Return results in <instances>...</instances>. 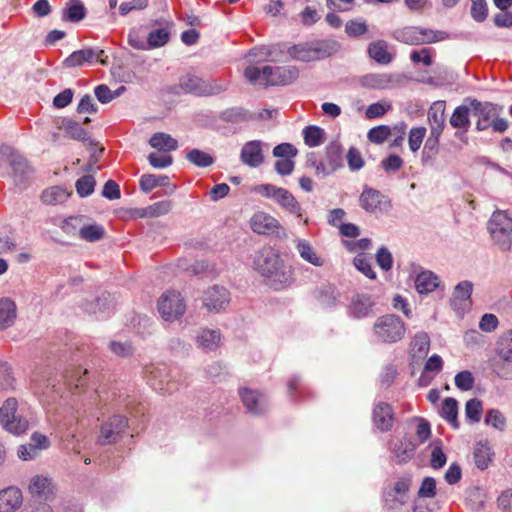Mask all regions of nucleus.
<instances>
[{
  "mask_svg": "<svg viewBox=\"0 0 512 512\" xmlns=\"http://www.w3.org/2000/svg\"><path fill=\"white\" fill-rule=\"evenodd\" d=\"M283 260L280 255L271 247H264L259 250L254 258V267L263 276L268 278L272 272L281 265Z\"/></svg>",
  "mask_w": 512,
  "mask_h": 512,
  "instance_id": "18",
  "label": "nucleus"
},
{
  "mask_svg": "<svg viewBox=\"0 0 512 512\" xmlns=\"http://www.w3.org/2000/svg\"><path fill=\"white\" fill-rule=\"evenodd\" d=\"M470 110V105L457 106L449 119L450 125L455 129L467 132L471 125Z\"/></svg>",
  "mask_w": 512,
  "mask_h": 512,
  "instance_id": "35",
  "label": "nucleus"
},
{
  "mask_svg": "<svg viewBox=\"0 0 512 512\" xmlns=\"http://www.w3.org/2000/svg\"><path fill=\"white\" fill-rule=\"evenodd\" d=\"M335 51L336 42L324 40L294 45L288 53L294 60L309 62L328 57Z\"/></svg>",
  "mask_w": 512,
  "mask_h": 512,
  "instance_id": "4",
  "label": "nucleus"
},
{
  "mask_svg": "<svg viewBox=\"0 0 512 512\" xmlns=\"http://www.w3.org/2000/svg\"><path fill=\"white\" fill-rule=\"evenodd\" d=\"M151 26L155 27V29L148 32V50L165 46L170 40V30L172 23L168 21H164L162 23L156 20L151 23Z\"/></svg>",
  "mask_w": 512,
  "mask_h": 512,
  "instance_id": "23",
  "label": "nucleus"
},
{
  "mask_svg": "<svg viewBox=\"0 0 512 512\" xmlns=\"http://www.w3.org/2000/svg\"><path fill=\"white\" fill-rule=\"evenodd\" d=\"M487 4L485 0H472L471 15L474 20L482 22L487 17Z\"/></svg>",
  "mask_w": 512,
  "mask_h": 512,
  "instance_id": "61",
  "label": "nucleus"
},
{
  "mask_svg": "<svg viewBox=\"0 0 512 512\" xmlns=\"http://www.w3.org/2000/svg\"><path fill=\"white\" fill-rule=\"evenodd\" d=\"M491 449L485 443H478L474 449V461L476 466L484 470L486 469L491 462Z\"/></svg>",
  "mask_w": 512,
  "mask_h": 512,
  "instance_id": "45",
  "label": "nucleus"
},
{
  "mask_svg": "<svg viewBox=\"0 0 512 512\" xmlns=\"http://www.w3.org/2000/svg\"><path fill=\"white\" fill-rule=\"evenodd\" d=\"M454 381L456 387L462 391H469L474 386V377L468 370H463L457 373Z\"/></svg>",
  "mask_w": 512,
  "mask_h": 512,
  "instance_id": "59",
  "label": "nucleus"
},
{
  "mask_svg": "<svg viewBox=\"0 0 512 512\" xmlns=\"http://www.w3.org/2000/svg\"><path fill=\"white\" fill-rule=\"evenodd\" d=\"M359 202L364 210L374 213L382 209L384 196L378 190L366 187L360 195Z\"/></svg>",
  "mask_w": 512,
  "mask_h": 512,
  "instance_id": "31",
  "label": "nucleus"
},
{
  "mask_svg": "<svg viewBox=\"0 0 512 512\" xmlns=\"http://www.w3.org/2000/svg\"><path fill=\"white\" fill-rule=\"evenodd\" d=\"M157 308L164 320L175 321L184 315L186 304L179 292L167 291L159 298Z\"/></svg>",
  "mask_w": 512,
  "mask_h": 512,
  "instance_id": "10",
  "label": "nucleus"
},
{
  "mask_svg": "<svg viewBox=\"0 0 512 512\" xmlns=\"http://www.w3.org/2000/svg\"><path fill=\"white\" fill-rule=\"evenodd\" d=\"M0 422L3 428L15 435L24 433L28 428V420L18 410V401L8 398L0 408Z\"/></svg>",
  "mask_w": 512,
  "mask_h": 512,
  "instance_id": "7",
  "label": "nucleus"
},
{
  "mask_svg": "<svg viewBox=\"0 0 512 512\" xmlns=\"http://www.w3.org/2000/svg\"><path fill=\"white\" fill-rule=\"evenodd\" d=\"M473 284L470 281H462L455 287L451 305L453 310L463 316L472 306L471 295Z\"/></svg>",
  "mask_w": 512,
  "mask_h": 512,
  "instance_id": "20",
  "label": "nucleus"
},
{
  "mask_svg": "<svg viewBox=\"0 0 512 512\" xmlns=\"http://www.w3.org/2000/svg\"><path fill=\"white\" fill-rule=\"evenodd\" d=\"M485 423L487 425L493 426L494 428L500 431H503L506 426V419L499 410L491 409L486 413Z\"/></svg>",
  "mask_w": 512,
  "mask_h": 512,
  "instance_id": "57",
  "label": "nucleus"
},
{
  "mask_svg": "<svg viewBox=\"0 0 512 512\" xmlns=\"http://www.w3.org/2000/svg\"><path fill=\"white\" fill-rule=\"evenodd\" d=\"M406 499L402 496L395 494L393 491H385L383 494V503L384 508L391 512H399L403 505L405 504Z\"/></svg>",
  "mask_w": 512,
  "mask_h": 512,
  "instance_id": "48",
  "label": "nucleus"
},
{
  "mask_svg": "<svg viewBox=\"0 0 512 512\" xmlns=\"http://www.w3.org/2000/svg\"><path fill=\"white\" fill-rule=\"evenodd\" d=\"M426 128L425 127H414L409 131L408 135V144L409 148L412 152H417L426 136Z\"/></svg>",
  "mask_w": 512,
  "mask_h": 512,
  "instance_id": "51",
  "label": "nucleus"
},
{
  "mask_svg": "<svg viewBox=\"0 0 512 512\" xmlns=\"http://www.w3.org/2000/svg\"><path fill=\"white\" fill-rule=\"evenodd\" d=\"M23 504L20 488L8 486L0 490V512H16Z\"/></svg>",
  "mask_w": 512,
  "mask_h": 512,
  "instance_id": "24",
  "label": "nucleus"
},
{
  "mask_svg": "<svg viewBox=\"0 0 512 512\" xmlns=\"http://www.w3.org/2000/svg\"><path fill=\"white\" fill-rule=\"evenodd\" d=\"M124 89V87H121L117 91L113 92L107 85L102 84L95 88L94 93L99 102L106 104L118 97L120 92Z\"/></svg>",
  "mask_w": 512,
  "mask_h": 512,
  "instance_id": "55",
  "label": "nucleus"
},
{
  "mask_svg": "<svg viewBox=\"0 0 512 512\" xmlns=\"http://www.w3.org/2000/svg\"><path fill=\"white\" fill-rule=\"evenodd\" d=\"M0 164L9 166L12 169L16 185H22L30 171L24 157L8 145L0 146Z\"/></svg>",
  "mask_w": 512,
  "mask_h": 512,
  "instance_id": "9",
  "label": "nucleus"
},
{
  "mask_svg": "<svg viewBox=\"0 0 512 512\" xmlns=\"http://www.w3.org/2000/svg\"><path fill=\"white\" fill-rule=\"evenodd\" d=\"M315 173L319 177H325L343 166V151L339 143H330L325 150V155L320 161L312 163Z\"/></svg>",
  "mask_w": 512,
  "mask_h": 512,
  "instance_id": "11",
  "label": "nucleus"
},
{
  "mask_svg": "<svg viewBox=\"0 0 512 512\" xmlns=\"http://www.w3.org/2000/svg\"><path fill=\"white\" fill-rule=\"evenodd\" d=\"M471 111L478 117L476 129L484 131L492 128L494 132L503 133L508 128L505 119L500 118L502 107L492 102H481L477 99H470Z\"/></svg>",
  "mask_w": 512,
  "mask_h": 512,
  "instance_id": "3",
  "label": "nucleus"
},
{
  "mask_svg": "<svg viewBox=\"0 0 512 512\" xmlns=\"http://www.w3.org/2000/svg\"><path fill=\"white\" fill-rule=\"evenodd\" d=\"M104 234V228L97 224L84 225L79 229L80 238L88 242L98 241L103 238Z\"/></svg>",
  "mask_w": 512,
  "mask_h": 512,
  "instance_id": "46",
  "label": "nucleus"
},
{
  "mask_svg": "<svg viewBox=\"0 0 512 512\" xmlns=\"http://www.w3.org/2000/svg\"><path fill=\"white\" fill-rule=\"evenodd\" d=\"M346 158H347L348 166L351 170H359L364 165V160L362 158L360 151L354 147H351L348 150Z\"/></svg>",
  "mask_w": 512,
  "mask_h": 512,
  "instance_id": "64",
  "label": "nucleus"
},
{
  "mask_svg": "<svg viewBox=\"0 0 512 512\" xmlns=\"http://www.w3.org/2000/svg\"><path fill=\"white\" fill-rule=\"evenodd\" d=\"M187 159L199 167H208L213 163L212 156L198 149L190 150L187 154Z\"/></svg>",
  "mask_w": 512,
  "mask_h": 512,
  "instance_id": "54",
  "label": "nucleus"
},
{
  "mask_svg": "<svg viewBox=\"0 0 512 512\" xmlns=\"http://www.w3.org/2000/svg\"><path fill=\"white\" fill-rule=\"evenodd\" d=\"M369 56L379 64H389L393 59V54L388 50L387 42L378 40L370 43L368 47Z\"/></svg>",
  "mask_w": 512,
  "mask_h": 512,
  "instance_id": "36",
  "label": "nucleus"
},
{
  "mask_svg": "<svg viewBox=\"0 0 512 512\" xmlns=\"http://www.w3.org/2000/svg\"><path fill=\"white\" fill-rule=\"evenodd\" d=\"M17 318L16 303L9 297L0 298V330L11 327Z\"/></svg>",
  "mask_w": 512,
  "mask_h": 512,
  "instance_id": "33",
  "label": "nucleus"
},
{
  "mask_svg": "<svg viewBox=\"0 0 512 512\" xmlns=\"http://www.w3.org/2000/svg\"><path fill=\"white\" fill-rule=\"evenodd\" d=\"M58 127L64 131L65 135L74 140L85 141L87 139V131L81 124L73 121L72 119H62Z\"/></svg>",
  "mask_w": 512,
  "mask_h": 512,
  "instance_id": "38",
  "label": "nucleus"
},
{
  "mask_svg": "<svg viewBox=\"0 0 512 512\" xmlns=\"http://www.w3.org/2000/svg\"><path fill=\"white\" fill-rule=\"evenodd\" d=\"M458 403L454 398H446L442 404L441 415L444 417L454 428L459 427L457 420Z\"/></svg>",
  "mask_w": 512,
  "mask_h": 512,
  "instance_id": "44",
  "label": "nucleus"
},
{
  "mask_svg": "<svg viewBox=\"0 0 512 512\" xmlns=\"http://www.w3.org/2000/svg\"><path fill=\"white\" fill-rule=\"evenodd\" d=\"M253 192L274 200L281 209L308 224V219L304 218V210L296 197L287 189L273 184H260L252 189Z\"/></svg>",
  "mask_w": 512,
  "mask_h": 512,
  "instance_id": "2",
  "label": "nucleus"
},
{
  "mask_svg": "<svg viewBox=\"0 0 512 512\" xmlns=\"http://www.w3.org/2000/svg\"><path fill=\"white\" fill-rule=\"evenodd\" d=\"M295 247L300 257L304 261L316 267H321L325 264V259L317 253L316 249L311 245L309 241L305 239H298L296 240Z\"/></svg>",
  "mask_w": 512,
  "mask_h": 512,
  "instance_id": "34",
  "label": "nucleus"
},
{
  "mask_svg": "<svg viewBox=\"0 0 512 512\" xmlns=\"http://www.w3.org/2000/svg\"><path fill=\"white\" fill-rule=\"evenodd\" d=\"M96 181L93 176L85 175L76 182V191L81 197L89 196L93 193Z\"/></svg>",
  "mask_w": 512,
  "mask_h": 512,
  "instance_id": "53",
  "label": "nucleus"
},
{
  "mask_svg": "<svg viewBox=\"0 0 512 512\" xmlns=\"http://www.w3.org/2000/svg\"><path fill=\"white\" fill-rule=\"evenodd\" d=\"M492 369L500 376L507 375L505 366L512 363V354H497L490 359Z\"/></svg>",
  "mask_w": 512,
  "mask_h": 512,
  "instance_id": "56",
  "label": "nucleus"
},
{
  "mask_svg": "<svg viewBox=\"0 0 512 512\" xmlns=\"http://www.w3.org/2000/svg\"><path fill=\"white\" fill-rule=\"evenodd\" d=\"M372 307L373 302L369 296L356 295L348 305V314L355 319H361L371 313Z\"/></svg>",
  "mask_w": 512,
  "mask_h": 512,
  "instance_id": "32",
  "label": "nucleus"
},
{
  "mask_svg": "<svg viewBox=\"0 0 512 512\" xmlns=\"http://www.w3.org/2000/svg\"><path fill=\"white\" fill-rule=\"evenodd\" d=\"M28 493L31 496V501L49 502L55 498L56 487L51 478L35 475L30 479Z\"/></svg>",
  "mask_w": 512,
  "mask_h": 512,
  "instance_id": "14",
  "label": "nucleus"
},
{
  "mask_svg": "<svg viewBox=\"0 0 512 512\" xmlns=\"http://www.w3.org/2000/svg\"><path fill=\"white\" fill-rule=\"evenodd\" d=\"M245 78L254 85L276 86L289 85L298 77L295 67L264 66L262 69L256 66H248L244 70Z\"/></svg>",
  "mask_w": 512,
  "mask_h": 512,
  "instance_id": "1",
  "label": "nucleus"
},
{
  "mask_svg": "<svg viewBox=\"0 0 512 512\" xmlns=\"http://www.w3.org/2000/svg\"><path fill=\"white\" fill-rule=\"evenodd\" d=\"M438 285V276L431 271H423L419 273L415 279V287L421 294L434 291Z\"/></svg>",
  "mask_w": 512,
  "mask_h": 512,
  "instance_id": "37",
  "label": "nucleus"
},
{
  "mask_svg": "<svg viewBox=\"0 0 512 512\" xmlns=\"http://www.w3.org/2000/svg\"><path fill=\"white\" fill-rule=\"evenodd\" d=\"M128 427V420L121 415L112 416L100 429L98 443L102 446L116 443Z\"/></svg>",
  "mask_w": 512,
  "mask_h": 512,
  "instance_id": "13",
  "label": "nucleus"
},
{
  "mask_svg": "<svg viewBox=\"0 0 512 512\" xmlns=\"http://www.w3.org/2000/svg\"><path fill=\"white\" fill-rule=\"evenodd\" d=\"M179 85L184 92L197 96L213 95L223 90V87L216 82L206 81L191 74L183 76L179 81Z\"/></svg>",
  "mask_w": 512,
  "mask_h": 512,
  "instance_id": "12",
  "label": "nucleus"
},
{
  "mask_svg": "<svg viewBox=\"0 0 512 512\" xmlns=\"http://www.w3.org/2000/svg\"><path fill=\"white\" fill-rule=\"evenodd\" d=\"M149 144L158 150L163 151H173L178 147V142L176 139L172 138L170 135L166 133H155L149 140Z\"/></svg>",
  "mask_w": 512,
  "mask_h": 512,
  "instance_id": "42",
  "label": "nucleus"
},
{
  "mask_svg": "<svg viewBox=\"0 0 512 512\" xmlns=\"http://www.w3.org/2000/svg\"><path fill=\"white\" fill-rule=\"evenodd\" d=\"M172 208L171 201L164 200L156 202L142 210L141 217H159L167 214Z\"/></svg>",
  "mask_w": 512,
  "mask_h": 512,
  "instance_id": "47",
  "label": "nucleus"
},
{
  "mask_svg": "<svg viewBox=\"0 0 512 512\" xmlns=\"http://www.w3.org/2000/svg\"><path fill=\"white\" fill-rule=\"evenodd\" d=\"M263 143L258 140L247 142L241 150V161L249 167H258L264 162Z\"/></svg>",
  "mask_w": 512,
  "mask_h": 512,
  "instance_id": "27",
  "label": "nucleus"
},
{
  "mask_svg": "<svg viewBox=\"0 0 512 512\" xmlns=\"http://www.w3.org/2000/svg\"><path fill=\"white\" fill-rule=\"evenodd\" d=\"M147 35L146 26L134 27L128 33V44L137 50H148Z\"/></svg>",
  "mask_w": 512,
  "mask_h": 512,
  "instance_id": "40",
  "label": "nucleus"
},
{
  "mask_svg": "<svg viewBox=\"0 0 512 512\" xmlns=\"http://www.w3.org/2000/svg\"><path fill=\"white\" fill-rule=\"evenodd\" d=\"M304 142L309 147H317L324 142L325 132L318 126H307L303 130Z\"/></svg>",
  "mask_w": 512,
  "mask_h": 512,
  "instance_id": "43",
  "label": "nucleus"
},
{
  "mask_svg": "<svg viewBox=\"0 0 512 512\" xmlns=\"http://www.w3.org/2000/svg\"><path fill=\"white\" fill-rule=\"evenodd\" d=\"M94 61L100 62L102 65L107 64V55L102 49L84 48L71 53L63 62L67 68L80 67L85 64H91Z\"/></svg>",
  "mask_w": 512,
  "mask_h": 512,
  "instance_id": "15",
  "label": "nucleus"
},
{
  "mask_svg": "<svg viewBox=\"0 0 512 512\" xmlns=\"http://www.w3.org/2000/svg\"><path fill=\"white\" fill-rule=\"evenodd\" d=\"M373 331L379 341L394 343L403 338L406 327L398 316L384 315L376 320Z\"/></svg>",
  "mask_w": 512,
  "mask_h": 512,
  "instance_id": "5",
  "label": "nucleus"
},
{
  "mask_svg": "<svg viewBox=\"0 0 512 512\" xmlns=\"http://www.w3.org/2000/svg\"><path fill=\"white\" fill-rule=\"evenodd\" d=\"M268 279L274 289H284L294 282L293 270L291 266L286 265L283 261L282 264L272 272Z\"/></svg>",
  "mask_w": 512,
  "mask_h": 512,
  "instance_id": "29",
  "label": "nucleus"
},
{
  "mask_svg": "<svg viewBox=\"0 0 512 512\" xmlns=\"http://www.w3.org/2000/svg\"><path fill=\"white\" fill-rule=\"evenodd\" d=\"M392 458L398 464L409 462L415 455L416 444L407 436L397 439L390 447Z\"/></svg>",
  "mask_w": 512,
  "mask_h": 512,
  "instance_id": "25",
  "label": "nucleus"
},
{
  "mask_svg": "<svg viewBox=\"0 0 512 512\" xmlns=\"http://www.w3.org/2000/svg\"><path fill=\"white\" fill-rule=\"evenodd\" d=\"M404 79L405 77L401 74L371 73L365 75L361 82L363 86L370 89L386 90L400 87Z\"/></svg>",
  "mask_w": 512,
  "mask_h": 512,
  "instance_id": "17",
  "label": "nucleus"
},
{
  "mask_svg": "<svg viewBox=\"0 0 512 512\" xmlns=\"http://www.w3.org/2000/svg\"><path fill=\"white\" fill-rule=\"evenodd\" d=\"M249 225L253 232L261 235L278 233L281 228L280 222L264 211L255 212L250 218Z\"/></svg>",
  "mask_w": 512,
  "mask_h": 512,
  "instance_id": "21",
  "label": "nucleus"
},
{
  "mask_svg": "<svg viewBox=\"0 0 512 512\" xmlns=\"http://www.w3.org/2000/svg\"><path fill=\"white\" fill-rule=\"evenodd\" d=\"M433 50L431 48H422L420 50H413L410 54V60L415 63H422L425 66L432 65Z\"/></svg>",
  "mask_w": 512,
  "mask_h": 512,
  "instance_id": "58",
  "label": "nucleus"
},
{
  "mask_svg": "<svg viewBox=\"0 0 512 512\" xmlns=\"http://www.w3.org/2000/svg\"><path fill=\"white\" fill-rule=\"evenodd\" d=\"M392 134L391 127L387 125H379L368 131L367 138L374 144H382Z\"/></svg>",
  "mask_w": 512,
  "mask_h": 512,
  "instance_id": "49",
  "label": "nucleus"
},
{
  "mask_svg": "<svg viewBox=\"0 0 512 512\" xmlns=\"http://www.w3.org/2000/svg\"><path fill=\"white\" fill-rule=\"evenodd\" d=\"M69 197L66 189L60 186L50 187L42 192L41 200L48 205H57L64 203Z\"/></svg>",
  "mask_w": 512,
  "mask_h": 512,
  "instance_id": "39",
  "label": "nucleus"
},
{
  "mask_svg": "<svg viewBox=\"0 0 512 512\" xmlns=\"http://www.w3.org/2000/svg\"><path fill=\"white\" fill-rule=\"evenodd\" d=\"M298 150L290 143H281L274 147L273 155L277 158H294Z\"/></svg>",
  "mask_w": 512,
  "mask_h": 512,
  "instance_id": "62",
  "label": "nucleus"
},
{
  "mask_svg": "<svg viewBox=\"0 0 512 512\" xmlns=\"http://www.w3.org/2000/svg\"><path fill=\"white\" fill-rule=\"evenodd\" d=\"M202 302L208 311L219 313L228 307L230 293L224 287L213 286L205 291Z\"/></svg>",
  "mask_w": 512,
  "mask_h": 512,
  "instance_id": "19",
  "label": "nucleus"
},
{
  "mask_svg": "<svg viewBox=\"0 0 512 512\" xmlns=\"http://www.w3.org/2000/svg\"><path fill=\"white\" fill-rule=\"evenodd\" d=\"M498 325H499V320H498L497 316L494 314H490V313L484 314L479 322V328L483 332H487V333L495 331L497 329Z\"/></svg>",
  "mask_w": 512,
  "mask_h": 512,
  "instance_id": "63",
  "label": "nucleus"
},
{
  "mask_svg": "<svg viewBox=\"0 0 512 512\" xmlns=\"http://www.w3.org/2000/svg\"><path fill=\"white\" fill-rule=\"evenodd\" d=\"M195 341L199 349L215 351L222 347L223 336L219 329L202 328Z\"/></svg>",
  "mask_w": 512,
  "mask_h": 512,
  "instance_id": "26",
  "label": "nucleus"
},
{
  "mask_svg": "<svg viewBox=\"0 0 512 512\" xmlns=\"http://www.w3.org/2000/svg\"><path fill=\"white\" fill-rule=\"evenodd\" d=\"M239 396L246 411L251 415L259 416L268 410V399L258 390L242 387L239 388Z\"/></svg>",
  "mask_w": 512,
  "mask_h": 512,
  "instance_id": "16",
  "label": "nucleus"
},
{
  "mask_svg": "<svg viewBox=\"0 0 512 512\" xmlns=\"http://www.w3.org/2000/svg\"><path fill=\"white\" fill-rule=\"evenodd\" d=\"M372 421L379 431H390L394 423V411L391 405L386 402L377 403L372 411Z\"/></svg>",
  "mask_w": 512,
  "mask_h": 512,
  "instance_id": "22",
  "label": "nucleus"
},
{
  "mask_svg": "<svg viewBox=\"0 0 512 512\" xmlns=\"http://www.w3.org/2000/svg\"><path fill=\"white\" fill-rule=\"evenodd\" d=\"M392 109V105L387 101H380L369 105L366 109L365 115L367 119H376L385 115Z\"/></svg>",
  "mask_w": 512,
  "mask_h": 512,
  "instance_id": "52",
  "label": "nucleus"
},
{
  "mask_svg": "<svg viewBox=\"0 0 512 512\" xmlns=\"http://www.w3.org/2000/svg\"><path fill=\"white\" fill-rule=\"evenodd\" d=\"M465 413L469 419L479 422L482 413L481 401L476 398L468 400L465 405Z\"/></svg>",
  "mask_w": 512,
  "mask_h": 512,
  "instance_id": "60",
  "label": "nucleus"
},
{
  "mask_svg": "<svg viewBox=\"0 0 512 512\" xmlns=\"http://www.w3.org/2000/svg\"><path fill=\"white\" fill-rule=\"evenodd\" d=\"M395 38L408 45H421L442 41L446 38V33L417 26H409L396 31Z\"/></svg>",
  "mask_w": 512,
  "mask_h": 512,
  "instance_id": "8",
  "label": "nucleus"
},
{
  "mask_svg": "<svg viewBox=\"0 0 512 512\" xmlns=\"http://www.w3.org/2000/svg\"><path fill=\"white\" fill-rule=\"evenodd\" d=\"M139 185L145 193L151 192L156 187H168L167 193H173L176 190V185L170 184V179L166 175L143 174Z\"/></svg>",
  "mask_w": 512,
  "mask_h": 512,
  "instance_id": "30",
  "label": "nucleus"
},
{
  "mask_svg": "<svg viewBox=\"0 0 512 512\" xmlns=\"http://www.w3.org/2000/svg\"><path fill=\"white\" fill-rule=\"evenodd\" d=\"M412 352H428L430 349V337L424 331L417 332L411 339Z\"/></svg>",
  "mask_w": 512,
  "mask_h": 512,
  "instance_id": "50",
  "label": "nucleus"
},
{
  "mask_svg": "<svg viewBox=\"0 0 512 512\" xmlns=\"http://www.w3.org/2000/svg\"><path fill=\"white\" fill-rule=\"evenodd\" d=\"M445 101H435L428 110V120L431 125V134L438 137L445 124Z\"/></svg>",
  "mask_w": 512,
  "mask_h": 512,
  "instance_id": "28",
  "label": "nucleus"
},
{
  "mask_svg": "<svg viewBox=\"0 0 512 512\" xmlns=\"http://www.w3.org/2000/svg\"><path fill=\"white\" fill-rule=\"evenodd\" d=\"M488 229L494 242L502 249L508 250L512 244V218L504 211L493 213Z\"/></svg>",
  "mask_w": 512,
  "mask_h": 512,
  "instance_id": "6",
  "label": "nucleus"
},
{
  "mask_svg": "<svg viewBox=\"0 0 512 512\" xmlns=\"http://www.w3.org/2000/svg\"><path fill=\"white\" fill-rule=\"evenodd\" d=\"M85 15L86 10L80 0H69L63 10V19L70 22H79Z\"/></svg>",
  "mask_w": 512,
  "mask_h": 512,
  "instance_id": "41",
  "label": "nucleus"
}]
</instances>
